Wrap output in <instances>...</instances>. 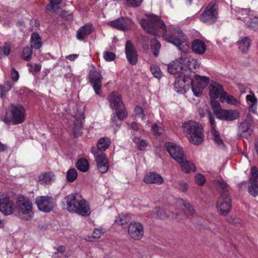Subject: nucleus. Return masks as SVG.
Masks as SVG:
<instances>
[{
  "instance_id": "nucleus-1",
  "label": "nucleus",
  "mask_w": 258,
  "mask_h": 258,
  "mask_svg": "<svg viewBox=\"0 0 258 258\" xmlns=\"http://www.w3.org/2000/svg\"><path fill=\"white\" fill-rule=\"evenodd\" d=\"M146 19L141 20L142 27L147 33L156 36L158 29L161 30L165 40L176 46L183 53H187L189 49V43L186 36L178 27L174 28L170 33L166 34L167 30L165 23L161 18L153 14H146Z\"/></svg>"
},
{
  "instance_id": "nucleus-2",
  "label": "nucleus",
  "mask_w": 258,
  "mask_h": 258,
  "mask_svg": "<svg viewBox=\"0 0 258 258\" xmlns=\"http://www.w3.org/2000/svg\"><path fill=\"white\" fill-rule=\"evenodd\" d=\"M182 127L184 133L190 135L188 139L190 143L200 145L203 141L204 129L199 122L189 120L183 123Z\"/></svg>"
},
{
  "instance_id": "nucleus-3",
  "label": "nucleus",
  "mask_w": 258,
  "mask_h": 258,
  "mask_svg": "<svg viewBox=\"0 0 258 258\" xmlns=\"http://www.w3.org/2000/svg\"><path fill=\"white\" fill-rule=\"evenodd\" d=\"M25 118V109L22 105L11 104L2 120L6 123L16 125L23 123Z\"/></svg>"
},
{
  "instance_id": "nucleus-4",
  "label": "nucleus",
  "mask_w": 258,
  "mask_h": 258,
  "mask_svg": "<svg viewBox=\"0 0 258 258\" xmlns=\"http://www.w3.org/2000/svg\"><path fill=\"white\" fill-rule=\"evenodd\" d=\"M189 57L181 56L178 59H175L170 62L167 66V70L171 75H176L181 73L180 75L187 76V79H189L190 71L186 69V66L189 62Z\"/></svg>"
},
{
  "instance_id": "nucleus-5",
  "label": "nucleus",
  "mask_w": 258,
  "mask_h": 258,
  "mask_svg": "<svg viewBox=\"0 0 258 258\" xmlns=\"http://www.w3.org/2000/svg\"><path fill=\"white\" fill-rule=\"evenodd\" d=\"M33 209V204L28 198L24 196L19 197L17 201V210L23 219L31 220L34 217Z\"/></svg>"
},
{
  "instance_id": "nucleus-6",
  "label": "nucleus",
  "mask_w": 258,
  "mask_h": 258,
  "mask_svg": "<svg viewBox=\"0 0 258 258\" xmlns=\"http://www.w3.org/2000/svg\"><path fill=\"white\" fill-rule=\"evenodd\" d=\"M212 107L214 114L220 119L232 121L239 116V112L238 110L222 109L219 102H212Z\"/></svg>"
},
{
  "instance_id": "nucleus-7",
  "label": "nucleus",
  "mask_w": 258,
  "mask_h": 258,
  "mask_svg": "<svg viewBox=\"0 0 258 258\" xmlns=\"http://www.w3.org/2000/svg\"><path fill=\"white\" fill-rule=\"evenodd\" d=\"M216 207L217 212L222 216H226L232 209L231 199L228 194H221L217 199Z\"/></svg>"
},
{
  "instance_id": "nucleus-8",
  "label": "nucleus",
  "mask_w": 258,
  "mask_h": 258,
  "mask_svg": "<svg viewBox=\"0 0 258 258\" xmlns=\"http://www.w3.org/2000/svg\"><path fill=\"white\" fill-rule=\"evenodd\" d=\"M218 6L216 2H211L200 16V20L209 24L214 23L217 18Z\"/></svg>"
},
{
  "instance_id": "nucleus-9",
  "label": "nucleus",
  "mask_w": 258,
  "mask_h": 258,
  "mask_svg": "<svg viewBox=\"0 0 258 258\" xmlns=\"http://www.w3.org/2000/svg\"><path fill=\"white\" fill-rule=\"evenodd\" d=\"M91 152L93 154L96 162L97 169L101 173L107 171L109 168L108 159L103 152H99L95 147L91 148Z\"/></svg>"
},
{
  "instance_id": "nucleus-10",
  "label": "nucleus",
  "mask_w": 258,
  "mask_h": 258,
  "mask_svg": "<svg viewBox=\"0 0 258 258\" xmlns=\"http://www.w3.org/2000/svg\"><path fill=\"white\" fill-rule=\"evenodd\" d=\"M35 203L39 211L49 213L56 206L54 200L50 196H38L35 199Z\"/></svg>"
},
{
  "instance_id": "nucleus-11",
  "label": "nucleus",
  "mask_w": 258,
  "mask_h": 258,
  "mask_svg": "<svg viewBox=\"0 0 258 258\" xmlns=\"http://www.w3.org/2000/svg\"><path fill=\"white\" fill-rule=\"evenodd\" d=\"M13 202L10 200L7 194L0 192V211L5 215H10L14 211Z\"/></svg>"
},
{
  "instance_id": "nucleus-12",
  "label": "nucleus",
  "mask_w": 258,
  "mask_h": 258,
  "mask_svg": "<svg viewBox=\"0 0 258 258\" xmlns=\"http://www.w3.org/2000/svg\"><path fill=\"white\" fill-rule=\"evenodd\" d=\"M81 195L78 193L69 195L64 199L63 208L68 212L74 213L79 204Z\"/></svg>"
},
{
  "instance_id": "nucleus-13",
  "label": "nucleus",
  "mask_w": 258,
  "mask_h": 258,
  "mask_svg": "<svg viewBox=\"0 0 258 258\" xmlns=\"http://www.w3.org/2000/svg\"><path fill=\"white\" fill-rule=\"evenodd\" d=\"M102 79V77L99 72L95 69L90 71L88 75L89 82L92 84L96 94L98 95L100 94Z\"/></svg>"
},
{
  "instance_id": "nucleus-14",
  "label": "nucleus",
  "mask_w": 258,
  "mask_h": 258,
  "mask_svg": "<svg viewBox=\"0 0 258 258\" xmlns=\"http://www.w3.org/2000/svg\"><path fill=\"white\" fill-rule=\"evenodd\" d=\"M165 145L170 156L177 162L180 161L185 156L182 149L176 144L167 142Z\"/></svg>"
},
{
  "instance_id": "nucleus-15",
  "label": "nucleus",
  "mask_w": 258,
  "mask_h": 258,
  "mask_svg": "<svg viewBox=\"0 0 258 258\" xmlns=\"http://www.w3.org/2000/svg\"><path fill=\"white\" fill-rule=\"evenodd\" d=\"M128 233L135 240H140L143 237V225L140 222H131L128 226Z\"/></svg>"
},
{
  "instance_id": "nucleus-16",
  "label": "nucleus",
  "mask_w": 258,
  "mask_h": 258,
  "mask_svg": "<svg viewBox=\"0 0 258 258\" xmlns=\"http://www.w3.org/2000/svg\"><path fill=\"white\" fill-rule=\"evenodd\" d=\"M253 121L249 114H247V118L241 123L238 128V135L240 137L248 138L250 137L252 130L251 129Z\"/></svg>"
},
{
  "instance_id": "nucleus-17",
  "label": "nucleus",
  "mask_w": 258,
  "mask_h": 258,
  "mask_svg": "<svg viewBox=\"0 0 258 258\" xmlns=\"http://www.w3.org/2000/svg\"><path fill=\"white\" fill-rule=\"evenodd\" d=\"M108 24L113 28L119 30L126 31L128 30L133 24L131 19L120 17L114 21H110Z\"/></svg>"
},
{
  "instance_id": "nucleus-18",
  "label": "nucleus",
  "mask_w": 258,
  "mask_h": 258,
  "mask_svg": "<svg viewBox=\"0 0 258 258\" xmlns=\"http://www.w3.org/2000/svg\"><path fill=\"white\" fill-rule=\"evenodd\" d=\"M125 52L129 63L135 65L138 61V55L137 52L131 41H127L125 45Z\"/></svg>"
},
{
  "instance_id": "nucleus-19",
  "label": "nucleus",
  "mask_w": 258,
  "mask_h": 258,
  "mask_svg": "<svg viewBox=\"0 0 258 258\" xmlns=\"http://www.w3.org/2000/svg\"><path fill=\"white\" fill-rule=\"evenodd\" d=\"M209 95L211 105L213 102H218V101H215V100L219 97H220L222 94L225 92L223 86L217 82H212L209 86Z\"/></svg>"
},
{
  "instance_id": "nucleus-20",
  "label": "nucleus",
  "mask_w": 258,
  "mask_h": 258,
  "mask_svg": "<svg viewBox=\"0 0 258 258\" xmlns=\"http://www.w3.org/2000/svg\"><path fill=\"white\" fill-rule=\"evenodd\" d=\"M76 210L74 213L82 216H88L91 214V211L89 203L81 196L79 204L76 207Z\"/></svg>"
},
{
  "instance_id": "nucleus-21",
  "label": "nucleus",
  "mask_w": 258,
  "mask_h": 258,
  "mask_svg": "<svg viewBox=\"0 0 258 258\" xmlns=\"http://www.w3.org/2000/svg\"><path fill=\"white\" fill-rule=\"evenodd\" d=\"M75 118L74 134L75 137L77 138L82 134V124L85 120L84 113L82 112H77L75 115Z\"/></svg>"
},
{
  "instance_id": "nucleus-22",
  "label": "nucleus",
  "mask_w": 258,
  "mask_h": 258,
  "mask_svg": "<svg viewBox=\"0 0 258 258\" xmlns=\"http://www.w3.org/2000/svg\"><path fill=\"white\" fill-rule=\"evenodd\" d=\"M109 101L111 108L115 110L124 108L120 95L117 92H112L110 95Z\"/></svg>"
},
{
  "instance_id": "nucleus-23",
  "label": "nucleus",
  "mask_w": 258,
  "mask_h": 258,
  "mask_svg": "<svg viewBox=\"0 0 258 258\" xmlns=\"http://www.w3.org/2000/svg\"><path fill=\"white\" fill-rule=\"evenodd\" d=\"M144 181L147 183L161 184L164 182L162 176L156 172H149L144 177Z\"/></svg>"
},
{
  "instance_id": "nucleus-24",
  "label": "nucleus",
  "mask_w": 258,
  "mask_h": 258,
  "mask_svg": "<svg viewBox=\"0 0 258 258\" xmlns=\"http://www.w3.org/2000/svg\"><path fill=\"white\" fill-rule=\"evenodd\" d=\"M93 30V25L90 23H88L80 28L77 32V38L79 40H82L83 39L90 34Z\"/></svg>"
},
{
  "instance_id": "nucleus-25",
  "label": "nucleus",
  "mask_w": 258,
  "mask_h": 258,
  "mask_svg": "<svg viewBox=\"0 0 258 258\" xmlns=\"http://www.w3.org/2000/svg\"><path fill=\"white\" fill-rule=\"evenodd\" d=\"M116 115H115L114 113L111 115V125L113 127H117L119 128L120 125V123H118L116 122V117L117 116V118L119 119L120 120H122L124 118H125L127 116V113L125 110L124 108H122L121 109L117 110H116Z\"/></svg>"
},
{
  "instance_id": "nucleus-26",
  "label": "nucleus",
  "mask_w": 258,
  "mask_h": 258,
  "mask_svg": "<svg viewBox=\"0 0 258 258\" xmlns=\"http://www.w3.org/2000/svg\"><path fill=\"white\" fill-rule=\"evenodd\" d=\"M191 48L195 53L201 55L205 53L206 45L203 40L196 39L191 43Z\"/></svg>"
},
{
  "instance_id": "nucleus-27",
  "label": "nucleus",
  "mask_w": 258,
  "mask_h": 258,
  "mask_svg": "<svg viewBox=\"0 0 258 258\" xmlns=\"http://www.w3.org/2000/svg\"><path fill=\"white\" fill-rule=\"evenodd\" d=\"M189 79H187V76L180 75L177 78L174 82V89L176 92L179 93H183L184 91V84L188 82Z\"/></svg>"
},
{
  "instance_id": "nucleus-28",
  "label": "nucleus",
  "mask_w": 258,
  "mask_h": 258,
  "mask_svg": "<svg viewBox=\"0 0 258 258\" xmlns=\"http://www.w3.org/2000/svg\"><path fill=\"white\" fill-rule=\"evenodd\" d=\"M177 162L180 164L182 170L186 173L194 172L196 170L195 165L192 162L188 161L186 156H184L182 160L177 161Z\"/></svg>"
},
{
  "instance_id": "nucleus-29",
  "label": "nucleus",
  "mask_w": 258,
  "mask_h": 258,
  "mask_svg": "<svg viewBox=\"0 0 258 258\" xmlns=\"http://www.w3.org/2000/svg\"><path fill=\"white\" fill-rule=\"evenodd\" d=\"M239 49L243 53H246L250 46V41L248 37H241L237 42Z\"/></svg>"
},
{
  "instance_id": "nucleus-30",
  "label": "nucleus",
  "mask_w": 258,
  "mask_h": 258,
  "mask_svg": "<svg viewBox=\"0 0 258 258\" xmlns=\"http://www.w3.org/2000/svg\"><path fill=\"white\" fill-rule=\"evenodd\" d=\"M111 144V140L108 137H102L97 142L96 149L99 152H103L107 149Z\"/></svg>"
},
{
  "instance_id": "nucleus-31",
  "label": "nucleus",
  "mask_w": 258,
  "mask_h": 258,
  "mask_svg": "<svg viewBox=\"0 0 258 258\" xmlns=\"http://www.w3.org/2000/svg\"><path fill=\"white\" fill-rule=\"evenodd\" d=\"M55 175L51 172H44L38 176V182L40 184H48L54 180Z\"/></svg>"
},
{
  "instance_id": "nucleus-32",
  "label": "nucleus",
  "mask_w": 258,
  "mask_h": 258,
  "mask_svg": "<svg viewBox=\"0 0 258 258\" xmlns=\"http://www.w3.org/2000/svg\"><path fill=\"white\" fill-rule=\"evenodd\" d=\"M209 78L205 76H201L199 75H196L195 76L194 80L190 78V76L189 79L190 83H195L197 85L204 88L209 84Z\"/></svg>"
},
{
  "instance_id": "nucleus-33",
  "label": "nucleus",
  "mask_w": 258,
  "mask_h": 258,
  "mask_svg": "<svg viewBox=\"0 0 258 258\" xmlns=\"http://www.w3.org/2000/svg\"><path fill=\"white\" fill-rule=\"evenodd\" d=\"M42 44L41 38L38 33L33 32L31 36V47L34 49L40 48Z\"/></svg>"
},
{
  "instance_id": "nucleus-34",
  "label": "nucleus",
  "mask_w": 258,
  "mask_h": 258,
  "mask_svg": "<svg viewBox=\"0 0 258 258\" xmlns=\"http://www.w3.org/2000/svg\"><path fill=\"white\" fill-rule=\"evenodd\" d=\"M12 44L10 42H6L0 46V58H5L8 56L11 52Z\"/></svg>"
},
{
  "instance_id": "nucleus-35",
  "label": "nucleus",
  "mask_w": 258,
  "mask_h": 258,
  "mask_svg": "<svg viewBox=\"0 0 258 258\" xmlns=\"http://www.w3.org/2000/svg\"><path fill=\"white\" fill-rule=\"evenodd\" d=\"M133 142L136 145L137 149L140 151H144L149 145L148 142L140 138L135 137Z\"/></svg>"
},
{
  "instance_id": "nucleus-36",
  "label": "nucleus",
  "mask_w": 258,
  "mask_h": 258,
  "mask_svg": "<svg viewBox=\"0 0 258 258\" xmlns=\"http://www.w3.org/2000/svg\"><path fill=\"white\" fill-rule=\"evenodd\" d=\"M236 12L237 19L244 22H245V19L249 16L250 9H249L236 8Z\"/></svg>"
},
{
  "instance_id": "nucleus-37",
  "label": "nucleus",
  "mask_w": 258,
  "mask_h": 258,
  "mask_svg": "<svg viewBox=\"0 0 258 258\" xmlns=\"http://www.w3.org/2000/svg\"><path fill=\"white\" fill-rule=\"evenodd\" d=\"M76 167L80 171L85 172L89 170V163L86 159L81 158L78 160Z\"/></svg>"
},
{
  "instance_id": "nucleus-38",
  "label": "nucleus",
  "mask_w": 258,
  "mask_h": 258,
  "mask_svg": "<svg viewBox=\"0 0 258 258\" xmlns=\"http://www.w3.org/2000/svg\"><path fill=\"white\" fill-rule=\"evenodd\" d=\"M131 220L130 215L121 214L116 218L114 222L116 225L122 226L128 223Z\"/></svg>"
},
{
  "instance_id": "nucleus-39",
  "label": "nucleus",
  "mask_w": 258,
  "mask_h": 258,
  "mask_svg": "<svg viewBox=\"0 0 258 258\" xmlns=\"http://www.w3.org/2000/svg\"><path fill=\"white\" fill-rule=\"evenodd\" d=\"M50 4L46 7L48 11L58 13L59 10V5L62 0H49Z\"/></svg>"
},
{
  "instance_id": "nucleus-40",
  "label": "nucleus",
  "mask_w": 258,
  "mask_h": 258,
  "mask_svg": "<svg viewBox=\"0 0 258 258\" xmlns=\"http://www.w3.org/2000/svg\"><path fill=\"white\" fill-rule=\"evenodd\" d=\"M220 100L221 102L226 101L228 104L235 105L238 102L236 98L231 95H228L226 92H224L220 96Z\"/></svg>"
},
{
  "instance_id": "nucleus-41",
  "label": "nucleus",
  "mask_w": 258,
  "mask_h": 258,
  "mask_svg": "<svg viewBox=\"0 0 258 258\" xmlns=\"http://www.w3.org/2000/svg\"><path fill=\"white\" fill-rule=\"evenodd\" d=\"M245 25L251 30L256 31L258 30V17H253L249 19L245 22Z\"/></svg>"
},
{
  "instance_id": "nucleus-42",
  "label": "nucleus",
  "mask_w": 258,
  "mask_h": 258,
  "mask_svg": "<svg viewBox=\"0 0 258 258\" xmlns=\"http://www.w3.org/2000/svg\"><path fill=\"white\" fill-rule=\"evenodd\" d=\"M12 85L9 82H5L3 85H0V98L6 97L7 93L11 90Z\"/></svg>"
},
{
  "instance_id": "nucleus-43",
  "label": "nucleus",
  "mask_w": 258,
  "mask_h": 258,
  "mask_svg": "<svg viewBox=\"0 0 258 258\" xmlns=\"http://www.w3.org/2000/svg\"><path fill=\"white\" fill-rule=\"evenodd\" d=\"M151 131L155 136H159L163 132V125L160 122L154 123L151 127Z\"/></svg>"
},
{
  "instance_id": "nucleus-44",
  "label": "nucleus",
  "mask_w": 258,
  "mask_h": 258,
  "mask_svg": "<svg viewBox=\"0 0 258 258\" xmlns=\"http://www.w3.org/2000/svg\"><path fill=\"white\" fill-rule=\"evenodd\" d=\"M181 204L185 208L187 215L191 216L195 213V210L192 205L189 202L182 199L180 200Z\"/></svg>"
},
{
  "instance_id": "nucleus-45",
  "label": "nucleus",
  "mask_w": 258,
  "mask_h": 258,
  "mask_svg": "<svg viewBox=\"0 0 258 258\" xmlns=\"http://www.w3.org/2000/svg\"><path fill=\"white\" fill-rule=\"evenodd\" d=\"M32 48L27 46L23 50L22 57L25 60L29 61L32 58Z\"/></svg>"
},
{
  "instance_id": "nucleus-46",
  "label": "nucleus",
  "mask_w": 258,
  "mask_h": 258,
  "mask_svg": "<svg viewBox=\"0 0 258 258\" xmlns=\"http://www.w3.org/2000/svg\"><path fill=\"white\" fill-rule=\"evenodd\" d=\"M151 47L154 55L156 57L158 56L161 48V44L156 39L151 40Z\"/></svg>"
},
{
  "instance_id": "nucleus-47",
  "label": "nucleus",
  "mask_w": 258,
  "mask_h": 258,
  "mask_svg": "<svg viewBox=\"0 0 258 258\" xmlns=\"http://www.w3.org/2000/svg\"><path fill=\"white\" fill-rule=\"evenodd\" d=\"M77 176V171L75 168H71L67 172V179L69 182L74 181L76 179Z\"/></svg>"
},
{
  "instance_id": "nucleus-48",
  "label": "nucleus",
  "mask_w": 258,
  "mask_h": 258,
  "mask_svg": "<svg viewBox=\"0 0 258 258\" xmlns=\"http://www.w3.org/2000/svg\"><path fill=\"white\" fill-rule=\"evenodd\" d=\"M153 216L155 218L163 219L168 216V215L159 207L155 208L153 213Z\"/></svg>"
},
{
  "instance_id": "nucleus-49",
  "label": "nucleus",
  "mask_w": 258,
  "mask_h": 258,
  "mask_svg": "<svg viewBox=\"0 0 258 258\" xmlns=\"http://www.w3.org/2000/svg\"><path fill=\"white\" fill-rule=\"evenodd\" d=\"M189 62L186 64V69H189L190 71V74L191 73L192 69H196L199 67L200 62L197 59H191L189 57Z\"/></svg>"
},
{
  "instance_id": "nucleus-50",
  "label": "nucleus",
  "mask_w": 258,
  "mask_h": 258,
  "mask_svg": "<svg viewBox=\"0 0 258 258\" xmlns=\"http://www.w3.org/2000/svg\"><path fill=\"white\" fill-rule=\"evenodd\" d=\"M150 70L155 78L158 79L161 78L162 72L159 67L155 64H152L150 67Z\"/></svg>"
},
{
  "instance_id": "nucleus-51",
  "label": "nucleus",
  "mask_w": 258,
  "mask_h": 258,
  "mask_svg": "<svg viewBox=\"0 0 258 258\" xmlns=\"http://www.w3.org/2000/svg\"><path fill=\"white\" fill-rule=\"evenodd\" d=\"M191 89L195 96L199 97L201 95L204 88L197 85L195 83H190Z\"/></svg>"
},
{
  "instance_id": "nucleus-52",
  "label": "nucleus",
  "mask_w": 258,
  "mask_h": 258,
  "mask_svg": "<svg viewBox=\"0 0 258 258\" xmlns=\"http://www.w3.org/2000/svg\"><path fill=\"white\" fill-rule=\"evenodd\" d=\"M213 137L214 140L216 144L220 147H224V144L222 140L221 139L219 134L217 131H214L211 132Z\"/></svg>"
},
{
  "instance_id": "nucleus-53",
  "label": "nucleus",
  "mask_w": 258,
  "mask_h": 258,
  "mask_svg": "<svg viewBox=\"0 0 258 258\" xmlns=\"http://www.w3.org/2000/svg\"><path fill=\"white\" fill-rule=\"evenodd\" d=\"M248 192L254 197L258 195V185L256 183H251L248 187Z\"/></svg>"
},
{
  "instance_id": "nucleus-54",
  "label": "nucleus",
  "mask_w": 258,
  "mask_h": 258,
  "mask_svg": "<svg viewBox=\"0 0 258 258\" xmlns=\"http://www.w3.org/2000/svg\"><path fill=\"white\" fill-rule=\"evenodd\" d=\"M258 177V171L256 167H252L251 169V175L249 179L250 183H256Z\"/></svg>"
},
{
  "instance_id": "nucleus-55",
  "label": "nucleus",
  "mask_w": 258,
  "mask_h": 258,
  "mask_svg": "<svg viewBox=\"0 0 258 258\" xmlns=\"http://www.w3.org/2000/svg\"><path fill=\"white\" fill-rule=\"evenodd\" d=\"M188 188V185L186 182L183 180L179 181L177 186V189L182 192H185Z\"/></svg>"
},
{
  "instance_id": "nucleus-56",
  "label": "nucleus",
  "mask_w": 258,
  "mask_h": 258,
  "mask_svg": "<svg viewBox=\"0 0 258 258\" xmlns=\"http://www.w3.org/2000/svg\"><path fill=\"white\" fill-rule=\"evenodd\" d=\"M196 183L199 185H202L205 182V178L202 174H197L195 176Z\"/></svg>"
},
{
  "instance_id": "nucleus-57",
  "label": "nucleus",
  "mask_w": 258,
  "mask_h": 258,
  "mask_svg": "<svg viewBox=\"0 0 258 258\" xmlns=\"http://www.w3.org/2000/svg\"><path fill=\"white\" fill-rule=\"evenodd\" d=\"M218 188L221 192V194H224L225 193L228 194L227 192L228 191V185L224 181H220L218 183Z\"/></svg>"
},
{
  "instance_id": "nucleus-58",
  "label": "nucleus",
  "mask_w": 258,
  "mask_h": 258,
  "mask_svg": "<svg viewBox=\"0 0 258 258\" xmlns=\"http://www.w3.org/2000/svg\"><path fill=\"white\" fill-rule=\"evenodd\" d=\"M104 59L108 61L113 60L115 58V54L111 52H104L103 55Z\"/></svg>"
},
{
  "instance_id": "nucleus-59",
  "label": "nucleus",
  "mask_w": 258,
  "mask_h": 258,
  "mask_svg": "<svg viewBox=\"0 0 258 258\" xmlns=\"http://www.w3.org/2000/svg\"><path fill=\"white\" fill-rule=\"evenodd\" d=\"M135 112L137 115H139L140 117H141V119L143 120L145 119L146 117L145 115L144 114L143 109L142 107L139 106H137L135 107Z\"/></svg>"
},
{
  "instance_id": "nucleus-60",
  "label": "nucleus",
  "mask_w": 258,
  "mask_h": 258,
  "mask_svg": "<svg viewBox=\"0 0 258 258\" xmlns=\"http://www.w3.org/2000/svg\"><path fill=\"white\" fill-rule=\"evenodd\" d=\"M142 2V0H126L128 6L132 7H137L139 6Z\"/></svg>"
},
{
  "instance_id": "nucleus-61",
  "label": "nucleus",
  "mask_w": 258,
  "mask_h": 258,
  "mask_svg": "<svg viewBox=\"0 0 258 258\" xmlns=\"http://www.w3.org/2000/svg\"><path fill=\"white\" fill-rule=\"evenodd\" d=\"M209 122L210 123L211 132L214 131H216V125L215 120L211 113H209Z\"/></svg>"
},
{
  "instance_id": "nucleus-62",
  "label": "nucleus",
  "mask_w": 258,
  "mask_h": 258,
  "mask_svg": "<svg viewBox=\"0 0 258 258\" xmlns=\"http://www.w3.org/2000/svg\"><path fill=\"white\" fill-rule=\"evenodd\" d=\"M11 77L14 82H17L19 79V73L14 68L11 70Z\"/></svg>"
},
{
  "instance_id": "nucleus-63",
  "label": "nucleus",
  "mask_w": 258,
  "mask_h": 258,
  "mask_svg": "<svg viewBox=\"0 0 258 258\" xmlns=\"http://www.w3.org/2000/svg\"><path fill=\"white\" fill-rule=\"evenodd\" d=\"M101 235V230L98 228H95L92 233V238L94 239H98L100 237Z\"/></svg>"
},
{
  "instance_id": "nucleus-64",
  "label": "nucleus",
  "mask_w": 258,
  "mask_h": 258,
  "mask_svg": "<svg viewBox=\"0 0 258 258\" xmlns=\"http://www.w3.org/2000/svg\"><path fill=\"white\" fill-rule=\"evenodd\" d=\"M142 41L143 42V47L144 49H148L149 48L148 43L149 42V38L146 36H141Z\"/></svg>"
}]
</instances>
